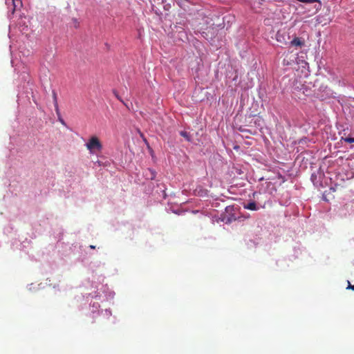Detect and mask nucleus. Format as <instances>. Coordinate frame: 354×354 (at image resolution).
Listing matches in <instances>:
<instances>
[{
    "mask_svg": "<svg viewBox=\"0 0 354 354\" xmlns=\"http://www.w3.org/2000/svg\"><path fill=\"white\" fill-rule=\"evenodd\" d=\"M201 34L203 35V36L204 37H205V36L204 35H206V33H205L204 31H202V32H201Z\"/></svg>",
    "mask_w": 354,
    "mask_h": 354,
    "instance_id": "dca6fc26",
    "label": "nucleus"
},
{
    "mask_svg": "<svg viewBox=\"0 0 354 354\" xmlns=\"http://www.w3.org/2000/svg\"><path fill=\"white\" fill-rule=\"evenodd\" d=\"M53 98L54 105H55L56 104H58L57 103V95L55 91H53Z\"/></svg>",
    "mask_w": 354,
    "mask_h": 354,
    "instance_id": "1a4fd4ad",
    "label": "nucleus"
},
{
    "mask_svg": "<svg viewBox=\"0 0 354 354\" xmlns=\"http://www.w3.org/2000/svg\"><path fill=\"white\" fill-rule=\"evenodd\" d=\"M58 120L60 122V123L64 125V126H66V123L65 122V121L63 120V118H62V115L61 116H58Z\"/></svg>",
    "mask_w": 354,
    "mask_h": 354,
    "instance_id": "f8f14e48",
    "label": "nucleus"
},
{
    "mask_svg": "<svg viewBox=\"0 0 354 354\" xmlns=\"http://www.w3.org/2000/svg\"><path fill=\"white\" fill-rule=\"evenodd\" d=\"M89 296L93 299L102 301L104 300L108 301L113 299L115 293L109 290L106 286L101 285L100 288H97L94 292L90 293Z\"/></svg>",
    "mask_w": 354,
    "mask_h": 354,
    "instance_id": "f257e3e1",
    "label": "nucleus"
},
{
    "mask_svg": "<svg viewBox=\"0 0 354 354\" xmlns=\"http://www.w3.org/2000/svg\"><path fill=\"white\" fill-rule=\"evenodd\" d=\"M290 44L294 46L301 47L304 44V41L299 37H295L290 41Z\"/></svg>",
    "mask_w": 354,
    "mask_h": 354,
    "instance_id": "20e7f679",
    "label": "nucleus"
},
{
    "mask_svg": "<svg viewBox=\"0 0 354 354\" xmlns=\"http://www.w3.org/2000/svg\"><path fill=\"white\" fill-rule=\"evenodd\" d=\"M244 208L250 210H257L258 208L257 207V204L254 202H250L246 205H244Z\"/></svg>",
    "mask_w": 354,
    "mask_h": 354,
    "instance_id": "39448f33",
    "label": "nucleus"
},
{
    "mask_svg": "<svg viewBox=\"0 0 354 354\" xmlns=\"http://www.w3.org/2000/svg\"><path fill=\"white\" fill-rule=\"evenodd\" d=\"M97 165H101V163H100V161H97Z\"/></svg>",
    "mask_w": 354,
    "mask_h": 354,
    "instance_id": "f3484780",
    "label": "nucleus"
},
{
    "mask_svg": "<svg viewBox=\"0 0 354 354\" xmlns=\"http://www.w3.org/2000/svg\"><path fill=\"white\" fill-rule=\"evenodd\" d=\"M91 312L93 313H95V312L97 311V310L100 307V305L97 301H93V302H91Z\"/></svg>",
    "mask_w": 354,
    "mask_h": 354,
    "instance_id": "423d86ee",
    "label": "nucleus"
},
{
    "mask_svg": "<svg viewBox=\"0 0 354 354\" xmlns=\"http://www.w3.org/2000/svg\"><path fill=\"white\" fill-rule=\"evenodd\" d=\"M26 74L24 73L23 75L22 79L26 80Z\"/></svg>",
    "mask_w": 354,
    "mask_h": 354,
    "instance_id": "2eb2a0df",
    "label": "nucleus"
},
{
    "mask_svg": "<svg viewBox=\"0 0 354 354\" xmlns=\"http://www.w3.org/2000/svg\"><path fill=\"white\" fill-rule=\"evenodd\" d=\"M6 4L8 9L9 18H10V15H13L15 12L22 7L21 0H6Z\"/></svg>",
    "mask_w": 354,
    "mask_h": 354,
    "instance_id": "7ed1b4c3",
    "label": "nucleus"
},
{
    "mask_svg": "<svg viewBox=\"0 0 354 354\" xmlns=\"http://www.w3.org/2000/svg\"><path fill=\"white\" fill-rule=\"evenodd\" d=\"M348 289H352L354 290V285L351 286L350 283L348 282V286L347 287Z\"/></svg>",
    "mask_w": 354,
    "mask_h": 354,
    "instance_id": "4468645a",
    "label": "nucleus"
},
{
    "mask_svg": "<svg viewBox=\"0 0 354 354\" xmlns=\"http://www.w3.org/2000/svg\"><path fill=\"white\" fill-rule=\"evenodd\" d=\"M54 106H55V109L56 113L57 115V117L61 116L58 104H56L55 105H54Z\"/></svg>",
    "mask_w": 354,
    "mask_h": 354,
    "instance_id": "9d476101",
    "label": "nucleus"
},
{
    "mask_svg": "<svg viewBox=\"0 0 354 354\" xmlns=\"http://www.w3.org/2000/svg\"><path fill=\"white\" fill-rule=\"evenodd\" d=\"M102 315L104 317H109L111 315V312L109 309H106L104 313H102Z\"/></svg>",
    "mask_w": 354,
    "mask_h": 354,
    "instance_id": "6e6552de",
    "label": "nucleus"
},
{
    "mask_svg": "<svg viewBox=\"0 0 354 354\" xmlns=\"http://www.w3.org/2000/svg\"><path fill=\"white\" fill-rule=\"evenodd\" d=\"M149 172L151 173L150 176L149 177L151 179H153L156 176V174L152 170H149Z\"/></svg>",
    "mask_w": 354,
    "mask_h": 354,
    "instance_id": "ddd939ff",
    "label": "nucleus"
},
{
    "mask_svg": "<svg viewBox=\"0 0 354 354\" xmlns=\"http://www.w3.org/2000/svg\"><path fill=\"white\" fill-rule=\"evenodd\" d=\"M11 63H12V64L13 65V64H14V61H13V60H12V61H11Z\"/></svg>",
    "mask_w": 354,
    "mask_h": 354,
    "instance_id": "a211bd4d",
    "label": "nucleus"
},
{
    "mask_svg": "<svg viewBox=\"0 0 354 354\" xmlns=\"http://www.w3.org/2000/svg\"><path fill=\"white\" fill-rule=\"evenodd\" d=\"M344 141L348 143H353L354 142V138H346Z\"/></svg>",
    "mask_w": 354,
    "mask_h": 354,
    "instance_id": "9b49d317",
    "label": "nucleus"
},
{
    "mask_svg": "<svg viewBox=\"0 0 354 354\" xmlns=\"http://www.w3.org/2000/svg\"><path fill=\"white\" fill-rule=\"evenodd\" d=\"M180 136L184 137L187 141H190L191 138L189 133L186 131H182L180 132Z\"/></svg>",
    "mask_w": 354,
    "mask_h": 354,
    "instance_id": "0eeeda50",
    "label": "nucleus"
},
{
    "mask_svg": "<svg viewBox=\"0 0 354 354\" xmlns=\"http://www.w3.org/2000/svg\"><path fill=\"white\" fill-rule=\"evenodd\" d=\"M84 146L88 151L89 154L91 155H97L100 153L103 149L102 143L101 142L100 138L97 136H91Z\"/></svg>",
    "mask_w": 354,
    "mask_h": 354,
    "instance_id": "f03ea898",
    "label": "nucleus"
}]
</instances>
